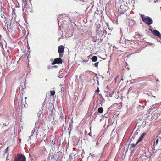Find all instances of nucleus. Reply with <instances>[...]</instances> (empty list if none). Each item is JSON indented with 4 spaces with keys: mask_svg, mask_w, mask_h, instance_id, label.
I'll return each instance as SVG.
<instances>
[{
    "mask_svg": "<svg viewBox=\"0 0 161 161\" xmlns=\"http://www.w3.org/2000/svg\"><path fill=\"white\" fill-rule=\"evenodd\" d=\"M118 16L127 17L130 15L128 7L125 5H121L118 9Z\"/></svg>",
    "mask_w": 161,
    "mask_h": 161,
    "instance_id": "1",
    "label": "nucleus"
},
{
    "mask_svg": "<svg viewBox=\"0 0 161 161\" xmlns=\"http://www.w3.org/2000/svg\"><path fill=\"white\" fill-rule=\"evenodd\" d=\"M141 18L143 21L148 25H151L153 23V21L151 18L148 16L145 17L143 14H142Z\"/></svg>",
    "mask_w": 161,
    "mask_h": 161,
    "instance_id": "2",
    "label": "nucleus"
},
{
    "mask_svg": "<svg viewBox=\"0 0 161 161\" xmlns=\"http://www.w3.org/2000/svg\"><path fill=\"white\" fill-rule=\"evenodd\" d=\"M45 130L43 129H39L38 130H37V135H39L40 136H43V138L42 140L45 141L46 140V134L45 132Z\"/></svg>",
    "mask_w": 161,
    "mask_h": 161,
    "instance_id": "3",
    "label": "nucleus"
},
{
    "mask_svg": "<svg viewBox=\"0 0 161 161\" xmlns=\"http://www.w3.org/2000/svg\"><path fill=\"white\" fill-rule=\"evenodd\" d=\"M25 157L22 154H18L14 158V161H26Z\"/></svg>",
    "mask_w": 161,
    "mask_h": 161,
    "instance_id": "4",
    "label": "nucleus"
},
{
    "mask_svg": "<svg viewBox=\"0 0 161 161\" xmlns=\"http://www.w3.org/2000/svg\"><path fill=\"white\" fill-rule=\"evenodd\" d=\"M64 47L63 45L59 46L58 48V52L59 53V57H62L63 56V53L64 52Z\"/></svg>",
    "mask_w": 161,
    "mask_h": 161,
    "instance_id": "5",
    "label": "nucleus"
},
{
    "mask_svg": "<svg viewBox=\"0 0 161 161\" xmlns=\"http://www.w3.org/2000/svg\"><path fill=\"white\" fill-rule=\"evenodd\" d=\"M59 115V118L57 120L58 123L59 124L62 123L64 121V116L62 112L60 113Z\"/></svg>",
    "mask_w": 161,
    "mask_h": 161,
    "instance_id": "6",
    "label": "nucleus"
},
{
    "mask_svg": "<svg viewBox=\"0 0 161 161\" xmlns=\"http://www.w3.org/2000/svg\"><path fill=\"white\" fill-rule=\"evenodd\" d=\"M62 61L60 58H58L54 59V61L52 63V65H54L56 64H62Z\"/></svg>",
    "mask_w": 161,
    "mask_h": 161,
    "instance_id": "7",
    "label": "nucleus"
},
{
    "mask_svg": "<svg viewBox=\"0 0 161 161\" xmlns=\"http://www.w3.org/2000/svg\"><path fill=\"white\" fill-rule=\"evenodd\" d=\"M43 103V107H45L48 109H49L50 108H51L52 105V104L51 103H48V102H45L44 101Z\"/></svg>",
    "mask_w": 161,
    "mask_h": 161,
    "instance_id": "8",
    "label": "nucleus"
},
{
    "mask_svg": "<svg viewBox=\"0 0 161 161\" xmlns=\"http://www.w3.org/2000/svg\"><path fill=\"white\" fill-rule=\"evenodd\" d=\"M153 34L158 36V38L161 37V35L160 33L157 30H154L153 31Z\"/></svg>",
    "mask_w": 161,
    "mask_h": 161,
    "instance_id": "9",
    "label": "nucleus"
},
{
    "mask_svg": "<svg viewBox=\"0 0 161 161\" xmlns=\"http://www.w3.org/2000/svg\"><path fill=\"white\" fill-rule=\"evenodd\" d=\"M146 134V133H142L138 140L137 142V143H138L140 142L142 140Z\"/></svg>",
    "mask_w": 161,
    "mask_h": 161,
    "instance_id": "10",
    "label": "nucleus"
},
{
    "mask_svg": "<svg viewBox=\"0 0 161 161\" xmlns=\"http://www.w3.org/2000/svg\"><path fill=\"white\" fill-rule=\"evenodd\" d=\"M91 59L92 61L95 62L97 60V58L96 56H94L92 57Z\"/></svg>",
    "mask_w": 161,
    "mask_h": 161,
    "instance_id": "11",
    "label": "nucleus"
},
{
    "mask_svg": "<svg viewBox=\"0 0 161 161\" xmlns=\"http://www.w3.org/2000/svg\"><path fill=\"white\" fill-rule=\"evenodd\" d=\"M103 111V108L102 107H100L98 108V112L99 113H102Z\"/></svg>",
    "mask_w": 161,
    "mask_h": 161,
    "instance_id": "12",
    "label": "nucleus"
},
{
    "mask_svg": "<svg viewBox=\"0 0 161 161\" xmlns=\"http://www.w3.org/2000/svg\"><path fill=\"white\" fill-rule=\"evenodd\" d=\"M37 130H38V128L36 127H35L33 130L32 131V133L33 134H34L35 132H37Z\"/></svg>",
    "mask_w": 161,
    "mask_h": 161,
    "instance_id": "13",
    "label": "nucleus"
},
{
    "mask_svg": "<svg viewBox=\"0 0 161 161\" xmlns=\"http://www.w3.org/2000/svg\"><path fill=\"white\" fill-rule=\"evenodd\" d=\"M55 93V92L54 90L51 91H50V95L51 96H53Z\"/></svg>",
    "mask_w": 161,
    "mask_h": 161,
    "instance_id": "14",
    "label": "nucleus"
},
{
    "mask_svg": "<svg viewBox=\"0 0 161 161\" xmlns=\"http://www.w3.org/2000/svg\"><path fill=\"white\" fill-rule=\"evenodd\" d=\"M138 143H137V142L136 144L132 143L131 144V146L132 148L135 147Z\"/></svg>",
    "mask_w": 161,
    "mask_h": 161,
    "instance_id": "15",
    "label": "nucleus"
},
{
    "mask_svg": "<svg viewBox=\"0 0 161 161\" xmlns=\"http://www.w3.org/2000/svg\"><path fill=\"white\" fill-rule=\"evenodd\" d=\"M158 141H159L158 139V138L157 139H156L155 142L154 143V145H157L158 143Z\"/></svg>",
    "mask_w": 161,
    "mask_h": 161,
    "instance_id": "16",
    "label": "nucleus"
},
{
    "mask_svg": "<svg viewBox=\"0 0 161 161\" xmlns=\"http://www.w3.org/2000/svg\"><path fill=\"white\" fill-rule=\"evenodd\" d=\"M9 147V146H8L5 150V153H6L8 152V150Z\"/></svg>",
    "mask_w": 161,
    "mask_h": 161,
    "instance_id": "17",
    "label": "nucleus"
},
{
    "mask_svg": "<svg viewBox=\"0 0 161 161\" xmlns=\"http://www.w3.org/2000/svg\"><path fill=\"white\" fill-rule=\"evenodd\" d=\"M106 93H107V97H111V96L110 95H111V94L110 93V92H106Z\"/></svg>",
    "mask_w": 161,
    "mask_h": 161,
    "instance_id": "18",
    "label": "nucleus"
},
{
    "mask_svg": "<svg viewBox=\"0 0 161 161\" xmlns=\"http://www.w3.org/2000/svg\"><path fill=\"white\" fill-rule=\"evenodd\" d=\"M21 108L22 109L23 108H25V105H24V104H22V105H21Z\"/></svg>",
    "mask_w": 161,
    "mask_h": 161,
    "instance_id": "19",
    "label": "nucleus"
},
{
    "mask_svg": "<svg viewBox=\"0 0 161 161\" xmlns=\"http://www.w3.org/2000/svg\"><path fill=\"white\" fill-rule=\"evenodd\" d=\"M26 6H27V5H26V3L25 4V5H24V8H25V11L26 12L27 11V12H28V10L27 8L26 7Z\"/></svg>",
    "mask_w": 161,
    "mask_h": 161,
    "instance_id": "20",
    "label": "nucleus"
},
{
    "mask_svg": "<svg viewBox=\"0 0 161 161\" xmlns=\"http://www.w3.org/2000/svg\"><path fill=\"white\" fill-rule=\"evenodd\" d=\"M99 63V62H97L95 63L94 65L95 66L97 67H98V64Z\"/></svg>",
    "mask_w": 161,
    "mask_h": 161,
    "instance_id": "21",
    "label": "nucleus"
},
{
    "mask_svg": "<svg viewBox=\"0 0 161 161\" xmlns=\"http://www.w3.org/2000/svg\"><path fill=\"white\" fill-rule=\"evenodd\" d=\"M41 114V112H39L38 113V115H39L38 116L39 117H40Z\"/></svg>",
    "mask_w": 161,
    "mask_h": 161,
    "instance_id": "22",
    "label": "nucleus"
},
{
    "mask_svg": "<svg viewBox=\"0 0 161 161\" xmlns=\"http://www.w3.org/2000/svg\"><path fill=\"white\" fill-rule=\"evenodd\" d=\"M99 89L98 87L97 88V89L96 91V92H99Z\"/></svg>",
    "mask_w": 161,
    "mask_h": 161,
    "instance_id": "23",
    "label": "nucleus"
},
{
    "mask_svg": "<svg viewBox=\"0 0 161 161\" xmlns=\"http://www.w3.org/2000/svg\"><path fill=\"white\" fill-rule=\"evenodd\" d=\"M151 108H155L154 105H153Z\"/></svg>",
    "mask_w": 161,
    "mask_h": 161,
    "instance_id": "24",
    "label": "nucleus"
},
{
    "mask_svg": "<svg viewBox=\"0 0 161 161\" xmlns=\"http://www.w3.org/2000/svg\"><path fill=\"white\" fill-rule=\"evenodd\" d=\"M88 135H89L90 136H91V137H92V135H91V133H90H90H88Z\"/></svg>",
    "mask_w": 161,
    "mask_h": 161,
    "instance_id": "25",
    "label": "nucleus"
},
{
    "mask_svg": "<svg viewBox=\"0 0 161 161\" xmlns=\"http://www.w3.org/2000/svg\"><path fill=\"white\" fill-rule=\"evenodd\" d=\"M118 77V76L116 77L115 78V81H116V80H117V79Z\"/></svg>",
    "mask_w": 161,
    "mask_h": 161,
    "instance_id": "26",
    "label": "nucleus"
},
{
    "mask_svg": "<svg viewBox=\"0 0 161 161\" xmlns=\"http://www.w3.org/2000/svg\"><path fill=\"white\" fill-rule=\"evenodd\" d=\"M93 41L94 42H96V40L95 39V40H94L93 39Z\"/></svg>",
    "mask_w": 161,
    "mask_h": 161,
    "instance_id": "27",
    "label": "nucleus"
},
{
    "mask_svg": "<svg viewBox=\"0 0 161 161\" xmlns=\"http://www.w3.org/2000/svg\"><path fill=\"white\" fill-rule=\"evenodd\" d=\"M99 27H98V29H99V28L100 27V25L99 24Z\"/></svg>",
    "mask_w": 161,
    "mask_h": 161,
    "instance_id": "28",
    "label": "nucleus"
},
{
    "mask_svg": "<svg viewBox=\"0 0 161 161\" xmlns=\"http://www.w3.org/2000/svg\"><path fill=\"white\" fill-rule=\"evenodd\" d=\"M83 61L86 62H87V60H84Z\"/></svg>",
    "mask_w": 161,
    "mask_h": 161,
    "instance_id": "29",
    "label": "nucleus"
},
{
    "mask_svg": "<svg viewBox=\"0 0 161 161\" xmlns=\"http://www.w3.org/2000/svg\"><path fill=\"white\" fill-rule=\"evenodd\" d=\"M153 97H154V98H155L156 97V96H154Z\"/></svg>",
    "mask_w": 161,
    "mask_h": 161,
    "instance_id": "30",
    "label": "nucleus"
},
{
    "mask_svg": "<svg viewBox=\"0 0 161 161\" xmlns=\"http://www.w3.org/2000/svg\"><path fill=\"white\" fill-rule=\"evenodd\" d=\"M121 80H123V79H121Z\"/></svg>",
    "mask_w": 161,
    "mask_h": 161,
    "instance_id": "31",
    "label": "nucleus"
},
{
    "mask_svg": "<svg viewBox=\"0 0 161 161\" xmlns=\"http://www.w3.org/2000/svg\"><path fill=\"white\" fill-rule=\"evenodd\" d=\"M27 98V97H25V99Z\"/></svg>",
    "mask_w": 161,
    "mask_h": 161,
    "instance_id": "32",
    "label": "nucleus"
},
{
    "mask_svg": "<svg viewBox=\"0 0 161 161\" xmlns=\"http://www.w3.org/2000/svg\"><path fill=\"white\" fill-rule=\"evenodd\" d=\"M160 8H161V7H160Z\"/></svg>",
    "mask_w": 161,
    "mask_h": 161,
    "instance_id": "33",
    "label": "nucleus"
}]
</instances>
